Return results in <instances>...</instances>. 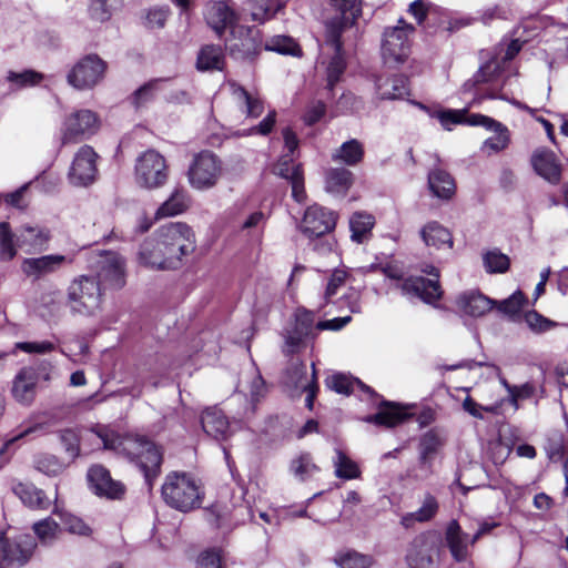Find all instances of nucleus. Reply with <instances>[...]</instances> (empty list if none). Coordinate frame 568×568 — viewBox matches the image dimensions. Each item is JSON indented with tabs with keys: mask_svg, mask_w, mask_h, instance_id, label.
I'll list each match as a JSON object with an SVG mask.
<instances>
[{
	"mask_svg": "<svg viewBox=\"0 0 568 568\" xmlns=\"http://www.w3.org/2000/svg\"><path fill=\"white\" fill-rule=\"evenodd\" d=\"M104 448L122 453L136 460L149 485L158 476L162 464V453L156 445L139 435L121 436L114 433H99Z\"/></svg>",
	"mask_w": 568,
	"mask_h": 568,
	"instance_id": "obj_1",
	"label": "nucleus"
},
{
	"mask_svg": "<svg viewBox=\"0 0 568 568\" xmlns=\"http://www.w3.org/2000/svg\"><path fill=\"white\" fill-rule=\"evenodd\" d=\"M161 493L170 507L183 513L199 508L202 504L203 491L195 478L186 473L168 474Z\"/></svg>",
	"mask_w": 568,
	"mask_h": 568,
	"instance_id": "obj_2",
	"label": "nucleus"
},
{
	"mask_svg": "<svg viewBox=\"0 0 568 568\" xmlns=\"http://www.w3.org/2000/svg\"><path fill=\"white\" fill-rule=\"evenodd\" d=\"M436 118L440 124L450 130L453 125L466 122L470 125H480L495 133L494 136L488 138L484 142V149L493 152H499L506 149L509 144V131L500 122L483 114H471L466 116L465 111L445 110L436 113Z\"/></svg>",
	"mask_w": 568,
	"mask_h": 568,
	"instance_id": "obj_3",
	"label": "nucleus"
},
{
	"mask_svg": "<svg viewBox=\"0 0 568 568\" xmlns=\"http://www.w3.org/2000/svg\"><path fill=\"white\" fill-rule=\"evenodd\" d=\"M155 235L172 267H176L182 257L194 250L195 237L192 229L182 222H171L156 230Z\"/></svg>",
	"mask_w": 568,
	"mask_h": 568,
	"instance_id": "obj_4",
	"label": "nucleus"
},
{
	"mask_svg": "<svg viewBox=\"0 0 568 568\" xmlns=\"http://www.w3.org/2000/svg\"><path fill=\"white\" fill-rule=\"evenodd\" d=\"M102 298L100 280L92 276H79L68 287L69 305L73 312L79 314H94L101 308Z\"/></svg>",
	"mask_w": 568,
	"mask_h": 568,
	"instance_id": "obj_5",
	"label": "nucleus"
},
{
	"mask_svg": "<svg viewBox=\"0 0 568 568\" xmlns=\"http://www.w3.org/2000/svg\"><path fill=\"white\" fill-rule=\"evenodd\" d=\"M426 273L433 275L435 278L426 280L424 277H407L400 280L397 272L386 268L385 274L389 278L397 280L395 287L400 290L402 294L409 297H418L427 304L434 305L435 302L439 301L443 296V291L438 282L439 272L434 266H429V270H425Z\"/></svg>",
	"mask_w": 568,
	"mask_h": 568,
	"instance_id": "obj_6",
	"label": "nucleus"
},
{
	"mask_svg": "<svg viewBox=\"0 0 568 568\" xmlns=\"http://www.w3.org/2000/svg\"><path fill=\"white\" fill-rule=\"evenodd\" d=\"M221 160L210 151L196 154L187 170L190 185L199 191L214 187L222 176Z\"/></svg>",
	"mask_w": 568,
	"mask_h": 568,
	"instance_id": "obj_7",
	"label": "nucleus"
},
{
	"mask_svg": "<svg viewBox=\"0 0 568 568\" xmlns=\"http://www.w3.org/2000/svg\"><path fill=\"white\" fill-rule=\"evenodd\" d=\"M169 176V169L163 155L154 150L142 153L135 163V182L146 190L163 186Z\"/></svg>",
	"mask_w": 568,
	"mask_h": 568,
	"instance_id": "obj_8",
	"label": "nucleus"
},
{
	"mask_svg": "<svg viewBox=\"0 0 568 568\" xmlns=\"http://www.w3.org/2000/svg\"><path fill=\"white\" fill-rule=\"evenodd\" d=\"M415 28L399 19L397 26L386 28L382 40V55L387 64H398L409 54V39Z\"/></svg>",
	"mask_w": 568,
	"mask_h": 568,
	"instance_id": "obj_9",
	"label": "nucleus"
},
{
	"mask_svg": "<svg viewBox=\"0 0 568 568\" xmlns=\"http://www.w3.org/2000/svg\"><path fill=\"white\" fill-rule=\"evenodd\" d=\"M442 539L436 532H424L414 538L407 554L410 568H436L439 564Z\"/></svg>",
	"mask_w": 568,
	"mask_h": 568,
	"instance_id": "obj_10",
	"label": "nucleus"
},
{
	"mask_svg": "<svg viewBox=\"0 0 568 568\" xmlns=\"http://www.w3.org/2000/svg\"><path fill=\"white\" fill-rule=\"evenodd\" d=\"M105 70L106 63L99 55L88 54L73 65L67 79L75 89H92L103 79Z\"/></svg>",
	"mask_w": 568,
	"mask_h": 568,
	"instance_id": "obj_11",
	"label": "nucleus"
},
{
	"mask_svg": "<svg viewBox=\"0 0 568 568\" xmlns=\"http://www.w3.org/2000/svg\"><path fill=\"white\" fill-rule=\"evenodd\" d=\"M100 122L97 114L90 110H79L71 113L63 123L62 145L78 143L97 133Z\"/></svg>",
	"mask_w": 568,
	"mask_h": 568,
	"instance_id": "obj_12",
	"label": "nucleus"
},
{
	"mask_svg": "<svg viewBox=\"0 0 568 568\" xmlns=\"http://www.w3.org/2000/svg\"><path fill=\"white\" fill-rule=\"evenodd\" d=\"M36 542L30 535H19L11 539L0 535V567L26 565L31 558Z\"/></svg>",
	"mask_w": 568,
	"mask_h": 568,
	"instance_id": "obj_13",
	"label": "nucleus"
},
{
	"mask_svg": "<svg viewBox=\"0 0 568 568\" xmlns=\"http://www.w3.org/2000/svg\"><path fill=\"white\" fill-rule=\"evenodd\" d=\"M99 155L90 145H82L72 160L68 178L71 184L87 186L93 183L98 175L97 160Z\"/></svg>",
	"mask_w": 568,
	"mask_h": 568,
	"instance_id": "obj_14",
	"label": "nucleus"
},
{
	"mask_svg": "<svg viewBox=\"0 0 568 568\" xmlns=\"http://www.w3.org/2000/svg\"><path fill=\"white\" fill-rule=\"evenodd\" d=\"M336 215L320 205L310 206L303 216L300 229L308 237H318L334 230Z\"/></svg>",
	"mask_w": 568,
	"mask_h": 568,
	"instance_id": "obj_15",
	"label": "nucleus"
},
{
	"mask_svg": "<svg viewBox=\"0 0 568 568\" xmlns=\"http://www.w3.org/2000/svg\"><path fill=\"white\" fill-rule=\"evenodd\" d=\"M72 260L62 254H49L39 257H28L21 263L22 273L32 281H38L44 276L59 271L64 264Z\"/></svg>",
	"mask_w": 568,
	"mask_h": 568,
	"instance_id": "obj_16",
	"label": "nucleus"
},
{
	"mask_svg": "<svg viewBox=\"0 0 568 568\" xmlns=\"http://www.w3.org/2000/svg\"><path fill=\"white\" fill-rule=\"evenodd\" d=\"M95 268L100 280L115 288H121L124 283V261L115 252H103L99 255Z\"/></svg>",
	"mask_w": 568,
	"mask_h": 568,
	"instance_id": "obj_17",
	"label": "nucleus"
},
{
	"mask_svg": "<svg viewBox=\"0 0 568 568\" xmlns=\"http://www.w3.org/2000/svg\"><path fill=\"white\" fill-rule=\"evenodd\" d=\"M326 44L333 50V57L327 65V85L329 89L338 82L346 63L342 53L341 28L332 23L327 28Z\"/></svg>",
	"mask_w": 568,
	"mask_h": 568,
	"instance_id": "obj_18",
	"label": "nucleus"
},
{
	"mask_svg": "<svg viewBox=\"0 0 568 568\" xmlns=\"http://www.w3.org/2000/svg\"><path fill=\"white\" fill-rule=\"evenodd\" d=\"M88 479L92 489L99 496L116 499L124 495L125 488L123 484L113 480L109 470L103 466H92L88 471Z\"/></svg>",
	"mask_w": 568,
	"mask_h": 568,
	"instance_id": "obj_19",
	"label": "nucleus"
},
{
	"mask_svg": "<svg viewBox=\"0 0 568 568\" xmlns=\"http://www.w3.org/2000/svg\"><path fill=\"white\" fill-rule=\"evenodd\" d=\"M475 84H488L485 98L489 99H504L500 91L505 81L501 79L500 62L496 59L486 62L474 75Z\"/></svg>",
	"mask_w": 568,
	"mask_h": 568,
	"instance_id": "obj_20",
	"label": "nucleus"
},
{
	"mask_svg": "<svg viewBox=\"0 0 568 568\" xmlns=\"http://www.w3.org/2000/svg\"><path fill=\"white\" fill-rule=\"evenodd\" d=\"M496 301L478 291H468L456 297L458 312L470 317H481L495 307Z\"/></svg>",
	"mask_w": 568,
	"mask_h": 568,
	"instance_id": "obj_21",
	"label": "nucleus"
},
{
	"mask_svg": "<svg viewBox=\"0 0 568 568\" xmlns=\"http://www.w3.org/2000/svg\"><path fill=\"white\" fill-rule=\"evenodd\" d=\"M205 19L207 24L221 37L226 28L232 31L236 27L237 17L227 2L215 1L206 6Z\"/></svg>",
	"mask_w": 568,
	"mask_h": 568,
	"instance_id": "obj_22",
	"label": "nucleus"
},
{
	"mask_svg": "<svg viewBox=\"0 0 568 568\" xmlns=\"http://www.w3.org/2000/svg\"><path fill=\"white\" fill-rule=\"evenodd\" d=\"M38 373L33 367H23L14 376L12 382V396L20 404L29 405L36 397Z\"/></svg>",
	"mask_w": 568,
	"mask_h": 568,
	"instance_id": "obj_23",
	"label": "nucleus"
},
{
	"mask_svg": "<svg viewBox=\"0 0 568 568\" xmlns=\"http://www.w3.org/2000/svg\"><path fill=\"white\" fill-rule=\"evenodd\" d=\"M531 164L536 173L548 181L556 184L561 176V165L554 152L539 149L531 156Z\"/></svg>",
	"mask_w": 568,
	"mask_h": 568,
	"instance_id": "obj_24",
	"label": "nucleus"
},
{
	"mask_svg": "<svg viewBox=\"0 0 568 568\" xmlns=\"http://www.w3.org/2000/svg\"><path fill=\"white\" fill-rule=\"evenodd\" d=\"M232 38L229 39V48L232 53H240L243 57L252 55L257 50V31L252 28L236 26L231 31Z\"/></svg>",
	"mask_w": 568,
	"mask_h": 568,
	"instance_id": "obj_25",
	"label": "nucleus"
},
{
	"mask_svg": "<svg viewBox=\"0 0 568 568\" xmlns=\"http://www.w3.org/2000/svg\"><path fill=\"white\" fill-rule=\"evenodd\" d=\"M410 414L405 408L393 402H383L376 414L365 418L367 423H372L384 427H395L406 420Z\"/></svg>",
	"mask_w": 568,
	"mask_h": 568,
	"instance_id": "obj_26",
	"label": "nucleus"
},
{
	"mask_svg": "<svg viewBox=\"0 0 568 568\" xmlns=\"http://www.w3.org/2000/svg\"><path fill=\"white\" fill-rule=\"evenodd\" d=\"M139 262L150 268L164 270L173 268L172 264L165 257L159 245V240L154 234L153 237L146 239L140 246Z\"/></svg>",
	"mask_w": 568,
	"mask_h": 568,
	"instance_id": "obj_27",
	"label": "nucleus"
},
{
	"mask_svg": "<svg viewBox=\"0 0 568 568\" xmlns=\"http://www.w3.org/2000/svg\"><path fill=\"white\" fill-rule=\"evenodd\" d=\"M428 187L434 196L448 201L456 193L454 178L445 170L435 168L428 173Z\"/></svg>",
	"mask_w": 568,
	"mask_h": 568,
	"instance_id": "obj_28",
	"label": "nucleus"
},
{
	"mask_svg": "<svg viewBox=\"0 0 568 568\" xmlns=\"http://www.w3.org/2000/svg\"><path fill=\"white\" fill-rule=\"evenodd\" d=\"M201 424L203 430L216 440L227 437L230 425L222 410L215 407L205 409L201 416Z\"/></svg>",
	"mask_w": 568,
	"mask_h": 568,
	"instance_id": "obj_29",
	"label": "nucleus"
},
{
	"mask_svg": "<svg viewBox=\"0 0 568 568\" xmlns=\"http://www.w3.org/2000/svg\"><path fill=\"white\" fill-rule=\"evenodd\" d=\"M231 94L239 109L250 118H258L263 111V101L247 92L243 87L235 82H229Z\"/></svg>",
	"mask_w": 568,
	"mask_h": 568,
	"instance_id": "obj_30",
	"label": "nucleus"
},
{
	"mask_svg": "<svg viewBox=\"0 0 568 568\" xmlns=\"http://www.w3.org/2000/svg\"><path fill=\"white\" fill-rule=\"evenodd\" d=\"M420 237L427 246L436 250L453 247L452 233L436 221L428 222L422 227Z\"/></svg>",
	"mask_w": 568,
	"mask_h": 568,
	"instance_id": "obj_31",
	"label": "nucleus"
},
{
	"mask_svg": "<svg viewBox=\"0 0 568 568\" xmlns=\"http://www.w3.org/2000/svg\"><path fill=\"white\" fill-rule=\"evenodd\" d=\"M445 539L453 558L456 561H464L468 556V536L463 532L459 524L452 520L446 529Z\"/></svg>",
	"mask_w": 568,
	"mask_h": 568,
	"instance_id": "obj_32",
	"label": "nucleus"
},
{
	"mask_svg": "<svg viewBox=\"0 0 568 568\" xmlns=\"http://www.w3.org/2000/svg\"><path fill=\"white\" fill-rule=\"evenodd\" d=\"M438 509L439 504L436 497L430 494H426L423 498L422 506L417 510L402 516L400 524L405 528H410L416 523L430 521L438 513Z\"/></svg>",
	"mask_w": 568,
	"mask_h": 568,
	"instance_id": "obj_33",
	"label": "nucleus"
},
{
	"mask_svg": "<svg viewBox=\"0 0 568 568\" xmlns=\"http://www.w3.org/2000/svg\"><path fill=\"white\" fill-rule=\"evenodd\" d=\"M13 493L20 500L30 508L45 509L49 507L50 500L44 491L37 488L31 483H18L13 486Z\"/></svg>",
	"mask_w": 568,
	"mask_h": 568,
	"instance_id": "obj_34",
	"label": "nucleus"
},
{
	"mask_svg": "<svg viewBox=\"0 0 568 568\" xmlns=\"http://www.w3.org/2000/svg\"><path fill=\"white\" fill-rule=\"evenodd\" d=\"M190 206V196L181 187L175 189L170 197L156 210L155 217H171L184 213Z\"/></svg>",
	"mask_w": 568,
	"mask_h": 568,
	"instance_id": "obj_35",
	"label": "nucleus"
},
{
	"mask_svg": "<svg viewBox=\"0 0 568 568\" xmlns=\"http://www.w3.org/2000/svg\"><path fill=\"white\" fill-rule=\"evenodd\" d=\"M49 240V231L40 226L23 225L17 233V245L19 247L30 246L34 250H43Z\"/></svg>",
	"mask_w": 568,
	"mask_h": 568,
	"instance_id": "obj_36",
	"label": "nucleus"
},
{
	"mask_svg": "<svg viewBox=\"0 0 568 568\" xmlns=\"http://www.w3.org/2000/svg\"><path fill=\"white\" fill-rule=\"evenodd\" d=\"M353 184V173L344 168L331 169L326 172L325 190L334 195L343 196Z\"/></svg>",
	"mask_w": 568,
	"mask_h": 568,
	"instance_id": "obj_37",
	"label": "nucleus"
},
{
	"mask_svg": "<svg viewBox=\"0 0 568 568\" xmlns=\"http://www.w3.org/2000/svg\"><path fill=\"white\" fill-rule=\"evenodd\" d=\"M224 53L220 45L206 44L199 51L196 68L200 71L222 70Z\"/></svg>",
	"mask_w": 568,
	"mask_h": 568,
	"instance_id": "obj_38",
	"label": "nucleus"
},
{
	"mask_svg": "<svg viewBox=\"0 0 568 568\" xmlns=\"http://www.w3.org/2000/svg\"><path fill=\"white\" fill-rule=\"evenodd\" d=\"M375 224L373 215L364 212H356L349 219L351 239L356 243L366 242L372 235Z\"/></svg>",
	"mask_w": 568,
	"mask_h": 568,
	"instance_id": "obj_39",
	"label": "nucleus"
},
{
	"mask_svg": "<svg viewBox=\"0 0 568 568\" xmlns=\"http://www.w3.org/2000/svg\"><path fill=\"white\" fill-rule=\"evenodd\" d=\"M285 0H250L252 20L264 22L285 7Z\"/></svg>",
	"mask_w": 568,
	"mask_h": 568,
	"instance_id": "obj_40",
	"label": "nucleus"
},
{
	"mask_svg": "<svg viewBox=\"0 0 568 568\" xmlns=\"http://www.w3.org/2000/svg\"><path fill=\"white\" fill-rule=\"evenodd\" d=\"M331 4L341 13L339 20H333L326 24L335 23L343 31L344 26L353 24L361 13V7L357 0H329Z\"/></svg>",
	"mask_w": 568,
	"mask_h": 568,
	"instance_id": "obj_41",
	"label": "nucleus"
},
{
	"mask_svg": "<svg viewBox=\"0 0 568 568\" xmlns=\"http://www.w3.org/2000/svg\"><path fill=\"white\" fill-rule=\"evenodd\" d=\"M122 7V0H91L88 13L91 20L103 23L111 19L113 12Z\"/></svg>",
	"mask_w": 568,
	"mask_h": 568,
	"instance_id": "obj_42",
	"label": "nucleus"
},
{
	"mask_svg": "<svg viewBox=\"0 0 568 568\" xmlns=\"http://www.w3.org/2000/svg\"><path fill=\"white\" fill-rule=\"evenodd\" d=\"M364 155V150L362 144L353 139L345 143H343L332 155L333 160L336 162H342L347 165H355L362 161Z\"/></svg>",
	"mask_w": 568,
	"mask_h": 568,
	"instance_id": "obj_43",
	"label": "nucleus"
},
{
	"mask_svg": "<svg viewBox=\"0 0 568 568\" xmlns=\"http://www.w3.org/2000/svg\"><path fill=\"white\" fill-rule=\"evenodd\" d=\"M336 457L334 459L335 476L337 478L351 480L356 479L361 476V469L358 465L352 460L341 449H336Z\"/></svg>",
	"mask_w": 568,
	"mask_h": 568,
	"instance_id": "obj_44",
	"label": "nucleus"
},
{
	"mask_svg": "<svg viewBox=\"0 0 568 568\" xmlns=\"http://www.w3.org/2000/svg\"><path fill=\"white\" fill-rule=\"evenodd\" d=\"M17 234L11 231L9 223L0 222V258L11 261L17 255Z\"/></svg>",
	"mask_w": 568,
	"mask_h": 568,
	"instance_id": "obj_45",
	"label": "nucleus"
},
{
	"mask_svg": "<svg viewBox=\"0 0 568 568\" xmlns=\"http://www.w3.org/2000/svg\"><path fill=\"white\" fill-rule=\"evenodd\" d=\"M334 561L339 568H369L373 565L371 556L355 550H347L337 554Z\"/></svg>",
	"mask_w": 568,
	"mask_h": 568,
	"instance_id": "obj_46",
	"label": "nucleus"
},
{
	"mask_svg": "<svg viewBox=\"0 0 568 568\" xmlns=\"http://www.w3.org/2000/svg\"><path fill=\"white\" fill-rule=\"evenodd\" d=\"M407 78L396 75L379 85V94L382 99L394 100L402 99L408 94Z\"/></svg>",
	"mask_w": 568,
	"mask_h": 568,
	"instance_id": "obj_47",
	"label": "nucleus"
},
{
	"mask_svg": "<svg viewBox=\"0 0 568 568\" xmlns=\"http://www.w3.org/2000/svg\"><path fill=\"white\" fill-rule=\"evenodd\" d=\"M265 49L282 54L298 55L301 49L293 38L286 36H275L265 43Z\"/></svg>",
	"mask_w": 568,
	"mask_h": 568,
	"instance_id": "obj_48",
	"label": "nucleus"
},
{
	"mask_svg": "<svg viewBox=\"0 0 568 568\" xmlns=\"http://www.w3.org/2000/svg\"><path fill=\"white\" fill-rule=\"evenodd\" d=\"M284 345L283 353L285 355H293L300 353L302 349L306 347L307 336L301 334L294 328L286 329L284 333Z\"/></svg>",
	"mask_w": 568,
	"mask_h": 568,
	"instance_id": "obj_49",
	"label": "nucleus"
},
{
	"mask_svg": "<svg viewBox=\"0 0 568 568\" xmlns=\"http://www.w3.org/2000/svg\"><path fill=\"white\" fill-rule=\"evenodd\" d=\"M326 385L338 394L348 395L355 386H361L362 383L344 374H334L326 379Z\"/></svg>",
	"mask_w": 568,
	"mask_h": 568,
	"instance_id": "obj_50",
	"label": "nucleus"
},
{
	"mask_svg": "<svg viewBox=\"0 0 568 568\" xmlns=\"http://www.w3.org/2000/svg\"><path fill=\"white\" fill-rule=\"evenodd\" d=\"M34 465L39 471L48 476L60 475L65 468V465L53 455L38 456Z\"/></svg>",
	"mask_w": 568,
	"mask_h": 568,
	"instance_id": "obj_51",
	"label": "nucleus"
},
{
	"mask_svg": "<svg viewBox=\"0 0 568 568\" xmlns=\"http://www.w3.org/2000/svg\"><path fill=\"white\" fill-rule=\"evenodd\" d=\"M484 264L488 273H504L509 267V258L499 251H489L484 255Z\"/></svg>",
	"mask_w": 568,
	"mask_h": 568,
	"instance_id": "obj_52",
	"label": "nucleus"
},
{
	"mask_svg": "<svg viewBox=\"0 0 568 568\" xmlns=\"http://www.w3.org/2000/svg\"><path fill=\"white\" fill-rule=\"evenodd\" d=\"M291 470L297 478L304 480L317 470V466L312 462L310 454H303L292 462Z\"/></svg>",
	"mask_w": 568,
	"mask_h": 568,
	"instance_id": "obj_53",
	"label": "nucleus"
},
{
	"mask_svg": "<svg viewBox=\"0 0 568 568\" xmlns=\"http://www.w3.org/2000/svg\"><path fill=\"white\" fill-rule=\"evenodd\" d=\"M58 528V524L51 518H45L33 525V530L42 544L53 541L57 538Z\"/></svg>",
	"mask_w": 568,
	"mask_h": 568,
	"instance_id": "obj_54",
	"label": "nucleus"
},
{
	"mask_svg": "<svg viewBox=\"0 0 568 568\" xmlns=\"http://www.w3.org/2000/svg\"><path fill=\"white\" fill-rule=\"evenodd\" d=\"M525 303V296L520 291L515 292L513 295H510L508 298H505L500 302L496 301L495 307L497 310L505 314V315H516L518 314Z\"/></svg>",
	"mask_w": 568,
	"mask_h": 568,
	"instance_id": "obj_55",
	"label": "nucleus"
},
{
	"mask_svg": "<svg viewBox=\"0 0 568 568\" xmlns=\"http://www.w3.org/2000/svg\"><path fill=\"white\" fill-rule=\"evenodd\" d=\"M440 445L442 440L435 432L430 430L424 434L420 440V462L423 464L428 463L432 455L437 452Z\"/></svg>",
	"mask_w": 568,
	"mask_h": 568,
	"instance_id": "obj_56",
	"label": "nucleus"
},
{
	"mask_svg": "<svg viewBox=\"0 0 568 568\" xmlns=\"http://www.w3.org/2000/svg\"><path fill=\"white\" fill-rule=\"evenodd\" d=\"M43 75L32 70H26L23 72L9 71L7 74V81L14 84L16 88H23L27 85H33L42 80Z\"/></svg>",
	"mask_w": 568,
	"mask_h": 568,
	"instance_id": "obj_57",
	"label": "nucleus"
},
{
	"mask_svg": "<svg viewBox=\"0 0 568 568\" xmlns=\"http://www.w3.org/2000/svg\"><path fill=\"white\" fill-rule=\"evenodd\" d=\"M62 525L65 530L70 534L79 535V536H90L92 529L88 524L83 521V519L72 515V514H63L61 515Z\"/></svg>",
	"mask_w": 568,
	"mask_h": 568,
	"instance_id": "obj_58",
	"label": "nucleus"
},
{
	"mask_svg": "<svg viewBox=\"0 0 568 568\" xmlns=\"http://www.w3.org/2000/svg\"><path fill=\"white\" fill-rule=\"evenodd\" d=\"M59 438L69 456L74 459L80 453V438L78 432L72 428L59 432Z\"/></svg>",
	"mask_w": 568,
	"mask_h": 568,
	"instance_id": "obj_59",
	"label": "nucleus"
},
{
	"mask_svg": "<svg viewBox=\"0 0 568 568\" xmlns=\"http://www.w3.org/2000/svg\"><path fill=\"white\" fill-rule=\"evenodd\" d=\"M170 10L168 7L149 9L145 12V27L149 29H162L165 26Z\"/></svg>",
	"mask_w": 568,
	"mask_h": 568,
	"instance_id": "obj_60",
	"label": "nucleus"
},
{
	"mask_svg": "<svg viewBox=\"0 0 568 568\" xmlns=\"http://www.w3.org/2000/svg\"><path fill=\"white\" fill-rule=\"evenodd\" d=\"M314 314L307 310H298L295 315L294 329L310 337L315 326Z\"/></svg>",
	"mask_w": 568,
	"mask_h": 568,
	"instance_id": "obj_61",
	"label": "nucleus"
},
{
	"mask_svg": "<svg viewBox=\"0 0 568 568\" xmlns=\"http://www.w3.org/2000/svg\"><path fill=\"white\" fill-rule=\"evenodd\" d=\"M274 171L277 175L288 181H292L295 175H303L301 166L292 163V158L290 154L282 156V159L275 165Z\"/></svg>",
	"mask_w": 568,
	"mask_h": 568,
	"instance_id": "obj_62",
	"label": "nucleus"
},
{
	"mask_svg": "<svg viewBox=\"0 0 568 568\" xmlns=\"http://www.w3.org/2000/svg\"><path fill=\"white\" fill-rule=\"evenodd\" d=\"M525 321L527 325L537 333H542L546 331H549L557 326V323L554 321H550L542 315L538 314L537 312H528L525 316Z\"/></svg>",
	"mask_w": 568,
	"mask_h": 568,
	"instance_id": "obj_63",
	"label": "nucleus"
},
{
	"mask_svg": "<svg viewBox=\"0 0 568 568\" xmlns=\"http://www.w3.org/2000/svg\"><path fill=\"white\" fill-rule=\"evenodd\" d=\"M158 81H150L146 84L139 88L132 94V103L135 108H141L154 98Z\"/></svg>",
	"mask_w": 568,
	"mask_h": 568,
	"instance_id": "obj_64",
	"label": "nucleus"
}]
</instances>
